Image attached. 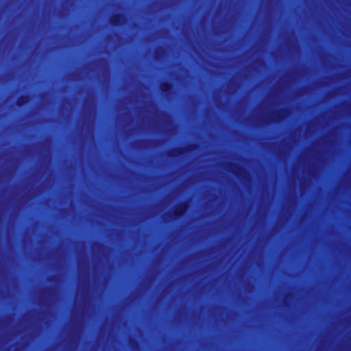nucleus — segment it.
I'll return each mask as SVG.
<instances>
[{
	"mask_svg": "<svg viewBox=\"0 0 351 351\" xmlns=\"http://www.w3.org/2000/svg\"><path fill=\"white\" fill-rule=\"evenodd\" d=\"M195 145L188 146L186 147H177L168 152L167 154L171 158H176L183 155L186 152L194 149Z\"/></svg>",
	"mask_w": 351,
	"mask_h": 351,
	"instance_id": "f257e3e1",
	"label": "nucleus"
},
{
	"mask_svg": "<svg viewBox=\"0 0 351 351\" xmlns=\"http://www.w3.org/2000/svg\"><path fill=\"white\" fill-rule=\"evenodd\" d=\"M125 17L122 13H115L109 19L110 24L113 27H119L125 22Z\"/></svg>",
	"mask_w": 351,
	"mask_h": 351,
	"instance_id": "f03ea898",
	"label": "nucleus"
},
{
	"mask_svg": "<svg viewBox=\"0 0 351 351\" xmlns=\"http://www.w3.org/2000/svg\"><path fill=\"white\" fill-rule=\"evenodd\" d=\"M187 202H181L176 208L173 210L172 215L175 219H179L182 217L188 208Z\"/></svg>",
	"mask_w": 351,
	"mask_h": 351,
	"instance_id": "7ed1b4c3",
	"label": "nucleus"
},
{
	"mask_svg": "<svg viewBox=\"0 0 351 351\" xmlns=\"http://www.w3.org/2000/svg\"><path fill=\"white\" fill-rule=\"evenodd\" d=\"M229 167L232 173H234L236 176H240L245 172L244 169L241 166L237 164L230 163Z\"/></svg>",
	"mask_w": 351,
	"mask_h": 351,
	"instance_id": "20e7f679",
	"label": "nucleus"
},
{
	"mask_svg": "<svg viewBox=\"0 0 351 351\" xmlns=\"http://www.w3.org/2000/svg\"><path fill=\"white\" fill-rule=\"evenodd\" d=\"M30 100V97L28 95H21L17 101H16V105L19 107H22L27 104Z\"/></svg>",
	"mask_w": 351,
	"mask_h": 351,
	"instance_id": "39448f33",
	"label": "nucleus"
},
{
	"mask_svg": "<svg viewBox=\"0 0 351 351\" xmlns=\"http://www.w3.org/2000/svg\"><path fill=\"white\" fill-rule=\"evenodd\" d=\"M173 88L172 84L169 82H164L160 86V90L163 93H167L171 90Z\"/></svg>",
	"mask_w": 351,
	"mask_h": 351,
	"instance_id": "423d86ee",
	"label": "nucleus"
},
{
	"mask_svg": "<svg viewBox=\"0 0 351 351\" xmlns=\"http://www.w3.org/2000/svg\"><path fill=\"white\" fill-rule=\"evenodd\" d=\"M285 112V109L279 110L277 113L274 114L275 119H273L271 117H269L268 119L272 122L281 120L284 117V113Z\"/></svg>",
	"mask_w": 351,
	"mask_h": 351,
	"instance_id": "0eeeda50",
	"label": "nucleus"
}]
</instances>
